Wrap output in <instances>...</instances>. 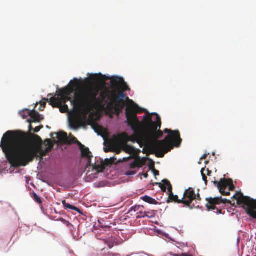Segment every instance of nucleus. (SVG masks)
I'll return each instance as SVG.
<instances>
[{"label":"nucleus","mask_w":256,"mask_h":256,"mask_svg":"<svg viewBox=\"0 0 256 256\" xmlns=\"http://www.w3.org/2000/svg\"><path fill=\"white\" fill-rule=\"evenodd\" d=\"M133 104L128 107L126 116V122L134 132L132 136L126 132L118 134L116 140L124 144L128 142L138 143L140 147H148L152 154L158 158H163L164 154L170 151L174 146L179 147L182 142L178 130H172L166 128L164 132L168 136L163 140H158L163 136V132L160 130L162 126L161 118L156 113L148 112L141 122L137 114L138 106L131 100Z\"/></svg>","instance_id":"1"},{"label":"nucleus","mask_w":256,"mask_h":256,"mask_svg":"<svg viewBox=\"0 0 256 256\" xmlns=\"http://www.w3.org/2000/svg\"><path fill=\"white\" fill-rule=\"evenodd\" d=\"M34 142H26L28 136L20 131H8L3 136L0 146L12 166H25L35 158H42L46 152L42 147V140L38 135H34Z\"/></svg>","instance_id":"2"},{"label":"nucleus","mask_w":256,"mask_h":256,"mask_svg":"<svg viewBox=\"0 0 256 256\" xmlns=\"http://www.w3.org/2000/svg\"><path fill=\"white\" fill-rule=\"evenodd\" d=\"M70 86H66L60 90L58 94V97H52L49 99L44 98V100L48 102L52 107L59 106L62 104H66L68 101H70L74 106L80 108H84L88 110H92L94 108H100L103 107L104 102L108 96V92L103 90L100 92V98L98 96L100 92L98 87L88 86L82 88L77 90L74 93V99L72 100L70 96L72 93L79 85V81L74 78V82H70Z\"/></svg>","instance_id":"3"},{"label":"nucleus","mask_w":256,"mask_h":256,"mask_svg":"<svg viewBox=\"0 0 256 256\" xmlns=\"http://www.w3.org/2000/svg\"><path fill=\"white\" fill-rule=\"evenodd\" d=\"M108 90V93L106 98L105 102H104L103 107L100 108H104L107 102L106 99L108 95H110V96L108 99L109 100L110 102L108 104L106 108L110 110H114V114L117 115H119L122 112V110L125 106L124 102V98H126V100H128L132 104L130 105V106H131L133 104L132 102L131 101L132 100H130L128 97L126 96V94L123 92L118 91V92L114 93L108 90ZM132 101L133 102L132 100ZM98 108H94L93 109ZM126 109L127 108H126Z\"/></svg>","instance_id":"4"},{"label":"nucleus","mask_w":256,"mask_h":256,"mask_svg":"<svg viewBox=\"0 0 256 256\" xmlns=\"http://www.w3.org/2000/svg\"><path fill=\"white\" fill-rule=\"evenodd\" d=\"M232 198L236 200V204L241 206L249 216L256 218V200L244 196L241 192H237Z\"/></svg>","instance_id":"5"},{"label":"nucleus","mask_w":256,"mask_h":256,"mask_svg":"<svg viewBox=\"0 0 256 256\" xmlns=\"http://www.w3.org/2000/svg\"><path fill=\"white\" fill-rule=\"evenodd\" d=\"M200 200V194L198 193L196 194L194 190L190 188L185 190L183 198H182V204L190 208L192 207L199 208L198 204Z\"/></svg>","instance_id":"6"},{"label":"nucleus","mask_w":256,"mask_h":256,"mask_svg":"<svg viewBox=\"0 0 256 256\" xmlns=\"http://www.w3.org/2000/svg\"><path fill=\"white\" fill-rule=\"evenodd\" d=\"M162 183H156V184H158L160 188L164 192H166L167 189L166 186H168V197L167 202H175L178 204H182V199H179L178 196L174 194L172 192V187L170 182L166 179H164L162 180Z\"/></svg>","instance_id":"7"},{"label":"nucleus","mask_w":256,"mask_h":256,"mask_svg":"<svg viewBox=\"0 0 256 256\" xmlns=\"http://www.w3.org/2000/svg\"><path fill=\"white\" fill-rule=\"evenodd\" d=\"M208 203L206 204V207L208 210H216L217 214H222V210L218 209L216 208V205L219 204L220 203L229 204H231V202L230 200H226V198H222V196L217 197L214 198H207L206 199Z\"/></svg>","instance_id":"8"},{"label":"nucleus","mask_w":256,"mask_h":256,"mask_svg":"<svg viewBox=\"0 0 256 256\" xmlns=\"http://www.w3.org/2000/svg\"><path fill=\"white\" fill-rule=\"evenodd\" d=\"M110 82L114 88L116 89L120 88L122 90H118L117 92L118 91L124 92V91L130 90V88L122 78L116 76H112L110 78Z\"/></svg>","instance_id":"9"},{"label":"nucleus","mask_w":256,"mask_h":256,"mask_svg":"<svg viewBox=\"0 0 256 256\" xmlns=\"http://www.w3.org/2000/svg\"><path fill=\"white\" fill-rule=\"evenodd\" d=\"M214 184L220 190L227 188H228V191H232L234 189V186L231 179H221L220 182L215 181Z\"/></svg>","instance_id":"10"},{"label":"nucleus","mask_w":256,"mask_h":256,"mask_svg":"<svg viewBox=\"0 0 256 256\" xmlns=\"http://www.w3.org/2000/svg\"><path fill=\"white\" fill-rule=\"evenodd\" d=\"M116 158H110V159H106L104 162L102 161L100 164L95 163L94 164H92L93 169L96 170L98 172H102L106 166H110L114 162Z\"/></svg>","instance_id":"11"},{"label":"nucleus","mask_w":256,"mask_h":256,"mask_svg":"<svg viewBox=\"0 0 256 256\" xmlns=\"http://www.w3.org/2000/svg\"><path fill=\"white\" fill-rule=\"evenodd\" d=\"M30 116L32 120H28V122L30 124L40 122L41 120L44 119V118L42 117V115H40L37 111L34 110H30Z\"/></svg>","instance_id":"12"},{"label":"nucleus","mask_w":256,"mask_h":256,"mask_svg":"<svg viewBox=\"0 0 256 256\" xmlns=\"http://www.w3.org/2000/svg\"><path fill=\"white\" fill-rule=\"evenodd\" d=\"M80 148L81 149L82 156L88 158V164L91 166V158H92V156L91 155V152L90 151L89 148H84V146H80Z\"/></svg>","instance_id":"13"},{"label":"nucleus","mask_w":256,"mask_h":256,"mask_svg":"<svg viewBox=\"0 0 256 256\" xmlns=\"http://www.w3.org/2000/svg\"><path fill=\"white\" fill-rule=\"evenodd\" d=\"M56 134L57 138L60 142L64 144H67L69 142L68 134L66 132H60L56 133Z\"/></svg>","instance_id":"14"},{"label":"nucleus","mask_w":256,"mask_h":256,"mask_svg":"<svg viewBox=\"0 0 256 256\" xmlns=\"http://www.w3.org/2000/svg\"><path fill=\"white\" fill-rule=\"evenodd\" d=\"M137 218H144L148 217V218H153L154 216V213H150L149 212H142V210L137 214Z\"/></svg>","instance_id":"15"},{"label":"nucleus","mask_w":256,"mask_h":256,"mask_svg":"<svg viewBox=\"0 0 256 256\" xmlns=\"http://www.w3.org/2000/svg\"><path fill=\"white\" fill-rule=\"evenodd\" d=\"M144 202L152 204H157L158 202L153 198L148 196H144L141 198Z\"/></svg>","instance_id":"16"},{"label":"nucleus","mask_w":256,"mask_h":256,"mask_svg":"<svg viewBox=\"0 0 256 256\" xmlns=\"http://www.w3.org/2000/svg\"><path fill=\"white\" fill-rule=\"evenodd\" d=\"M62 203V204L64 205V207L65 209L68 208V209H70V210H76V211L78 212H80V210L78 208L74 206L71 205L70 204L66 203V200H63Z\"/></svg>","instance_id":"17"},{"label":"nucleus","mask_w":256,"mask_h":256,"mask_svg":"<svg viewBox=\"0 0 256 256\" xmlns=\"http://www.w3.org/2000/svg\"><path fill=\"white\" fill-rule=\"evenodd\" d=\"M54 108H59L62 113H66L68 112V107L66 104H62L60 106H54Z\"/></svg>","instance_id":"18"},{"label":"nucleus","mask_w":256,"mask_h":256,"mask_svg":"<svg viewBox=\"0 0 256 256\" xmlns=\"http://www.w3.org/2000/svg\"><path fill=\"white\" fill-rule=\"evenodd\" d=\"M143 164L140 160H135L130 164V168H135L136 167H142Z\"/></svg>","instance_id":"19"},{"label":"nucleus","mask_w":256,"mask_h":256,"mask_svg":"<svg viewBox=\"0 0 256 256\" xmlns=\"http://www.w3.org/2000/svg\"><path fill=\"white\" fill-rule=\"evenodd\" d=\"M20 114L23 118H26L28 116H30V110H25L20 112Z\"/></svg>","instance_id":"20"},{"label":"nucleus","mask_w":256,"mask_h":256,"mask_svg":"<svg viewBox=\"0 0 256 256\" xmlns=\"http://www.w3.org/2000/svg\"><path fill=\"white\" fill-rule=\"evenodd\" d=\"M46 142H48V146L45 150H45L46 152V153H48V152L50 151L51 150L52 148L53 145L52 143L51 140L47 139L46 140Z\"/></svg>","instance_id":"21"},{"label":"nucleus","mask_w":256,"mask_h":256,"mask_svg":"<svg viewBox=\"0 0 256 256\" xmlns=\"http://www.w3.org/2000/svg\"><path fill=\"white\" fill-rule=\"evenodd\" d=\"M33 198L36 202L37 203L40 204L42 203V200L41 198L35 192L33 194Z\"/></svg>","instance_id":"22"},{"label":"nucleus","mask_w":256,"mask_h":256,"mask_svg":"<svg viewBox=\"0 0 256 256\" xmlns=\"http://www.w3.org/2000/svg\"><path fill=\"white\" fill-rule=\"evenodd\" d=\"M144 208L143 206H132L130 208V211L138 212L140 211Z\"/></svg>","instance_id":"23"},{"label":"nucleus","mask_w":256,"mask_h":256,"mask_svg":"<svg viewBox=\"0 0 256 256\" xmlns=\"http://www.w3.org/2000/svg\"><path fill=\"white\" fill-rule=\"evenodd\" d=\"M204 170H205V168H202L201 170V174H202L203 180L205 182L206 184H207V182H208L207 177L206 176V174H204Z\"/></svg>","instance_id":"24"},{"label":"nucleus","mask_w":256,"mask_h":256,"mask_svg":"<svg viewBox=\"0 0 256 256\" xmlns=\"http://www.w3.org/2000/svg\"><path fill=\"white\" fill-rule=\"evenodd\" d=\"M93 128L95 130L96 132H98L99 131L102 130V127L98 124H95L93 126Z\"/></svg>","instance_id":"25"},{"label":"nucleus","mask_w":256,"mask_h":256,"mask_svg":"<svg viewBox=\"0 0 256 256\" xmlns=\"http://www.w3.org/2000/svg\"><path fill=\"white\" fill-rule=\"evenodd\" d=\"M126 150L128 152L132 154L136 151V149L132 146H126Z\"/></svg>","instance_id":"26"},{"label":"nucleus","mask_w":256,"mask_h":256,"mask_svg":"<svg viewBox=\"0 0 256 256\" xmlns=\"http://www.w3.org/2000/svg\"><path fill=\"white\" fill-rule=\"evenodd\" d=\"M68 142H69L68 144H71L72 142L78 143L80 144V146H83V145L80 142H78V140L75 137H73L71 140V142L68 141Z\"/></svg>","instance_id":"27"},{"label":"nucleus","mask_w":256,"mask_h":256,"mask_svg":"<svg viewBox=\"0 0 256 256\" xmlns=\"http://www.w3.org/2000/svg\"><path fill=\"white\" fill-rule=\"evenodd\" d=\"M226 190V189H222L221 190H219L222 194L224 196H229L230 194V191H228H228H225Z\"/></svg>","instance_id":"28"},{"label":"nucleus","mask_w":256,"mask_h":256,"mask_svg":"<svg viewBox=\"0 0 256 256\" xmlns=\"http://www.w3.org/2000/svg\"><path fill=\"white\" fill-rule=\"evenodd\" d=\"M40 106L39 108V110L40 111H43L46 107V102H40Z\"/></svg>","instance_id":"29"},{"label":"nucleus","mask_w":256,"mask_h":256,"mask_svg":"<svg viewBox=\"0 0 256 256\" xmlns=\"http://www.w3.org/2000/svg\"><path fill=\"white\" fill-rule=\"evenodd\" d=\"M42 128H43V126H37V127H36L34 129V131L35 132H38Z\"/></svg>","instance_id":"30"},{"label":"nucleus","mask_w":256,"mask_h":256,"mask_svg":"<svg viewBox=\"0 0 256 256\" xmlns=\"http://www.w3.org/2000/svg\"><path fill=\"white\" fill-rule=\"evenodd\" d=\"M154 174L155 176L159 175V171L155 169L154 170Z\"/></svg>","instance_id":"31"},{"label":"nucleus","mask_w":256,"mask_h":256,"mask_svg":"<svg viewBox=\"0 0 256 256\" xmlns=\"http://www.w3.org/2000/svg\"><path fill=\"white\" fill-rule=\"evenodd\" d=\"M208 154H204L202 157L201 158H200V160H205L207 156H208Z\"/></svg>","instance_id":"32"},{"label":"nucleus","mask_w":256,"mask_h":256,"mask_svg":"<svg viewBox=\"0 0 256 256\" xmlns=\"http://www.w3.org/2000/svg\"><path fill=\"white\" fill-rule=\"evenodd\" d=\"M71 126L72 127L74 128H76L77 126H76V122H73L72 123H71Z\"/></svg>","instance_id":"33"},{"label":"nucleus","mask_w":256,"mask_h":256,"mask_svg":"<svg viewBox=\"0 0 256 256\" xmlns=\"http://www.w3.org/2000/svg\"><path fill=\"white\" fill-rule=\"evenodd\" d=\"M206 171H207V174L208 176H210V174H212V172L208 168L206 170Z\"/></svg>","instance_id":"34"},{"label":"nucleus","mask_w":256,"mask_h":256,"mask_svg":"<svg viewBox=\"0 0 256 256\" xmlns=\"http://www.w3.org/2000/svg\"><path fill=\"white\" fill-rule=\"evenodd\" d=\"M180 256H192L191 254H182Z\"/></svg>","instance_id":"35"},{"label":"nucleus","mask_w":256,"mask_h":256,"mask_svg":"<svg viewBox=\"0 0 256 256\" xmlns=\"http://www.w3.org/2000/svg\"><path fill=\"white\" fill-rule=\"evenodd\" d=\"M97 78H98V76L96 75H94L93 76V79L94 80H97Z\"/></svg>","instance_id":"36"},{"label":"nucleus","mask_w":256,"mask_h":256,"mask_svg":"<svg viewBox=\"0 0 256 256\" xmlns=\"http://www.w3.org/2000/svg\"><path fill=\"white\" fill-rule=\"evenodd\" d=\"M32 126L31 125V124H30L29 126V130H32Z\"/></svg>","instance_id":"37"},{"label":"nucleus","mask_w":256,"mask_h":256,"mask_svg":"<svg viewBox=\"0 0 256 256\" xmlns=\"http://www.w3.org/2000/svg\"><path fill=\"white\" fill-rule=\"evenodd\" d=\"M104 150L106 152H108V150L106 148H104Z\"/></svg>","instance_id":"38"},{"label":"nucleus","mask_w":256,"mask_h":256,"mask_svg":"<svg viewBox=\"0 0 256 256\" xmlns=\"http://www.w3.org/2000/svg\"><path fill=\"white\" fill-rule=\"evenodd\" d=\"M144 178H147L148 176V174L146 173V174H144Z\"/></svg>","instance_id":"39"},{"label":"nucleus","mask_w":256,"mask_h":256,"mask_svg":"<svg viewBox=\"0 0 256 256\" xmlns=\"http://www.w3.org/2000/svg\"><path fill=\"white\" fill-rule=\"evenodd\" d=\"M154 164H152V168H154Z\"/></svg>","instance_id":"40"}]
</instances>
